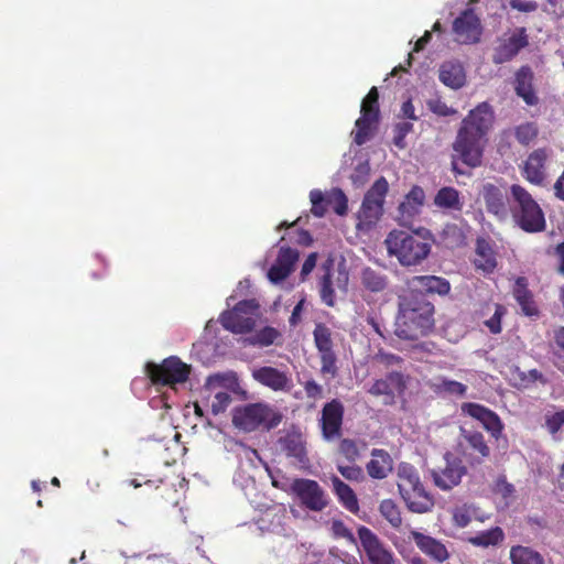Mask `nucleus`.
Masks as SVG:
<instances>
[{
  "instance_id": "nucleus-1",
  "label": "nucleus",
  "mask_w": 564,
  "mask_h": 564,
  "mask_svg": "<svg viewBox=\"0 0 564 564\" xmlns=\"http://www.w3.org/2000/svg\"><path fill=\"white\" fill-rule=\"evenodd\" d=\"M449 282L436 275H413L404 282L398 294V313L394 334L404 340H416L429 335L435 326V307L427 300L430 294L446 295Z\"/></svg>"
},
{
  "instance_id": "nucleus-2",
  "label": "nucleus",
  "mask_w": 564,
  "mask_h": 564,
  "mask_svg": "<svg viewBox=\"0 0 564 564\" xmlns=\"http://www.w3.org/2000/svg\"><path fill=\"white\" fill-rule=\"evenodd\" d=\"M494 115L487 102L479 104L463 119L453 142L455 154L452 160V170L455 174H462L455 158L457 156L465 165L478 167L482 163L487 133L491 128Z\"/></svg>"
},
{
  "instance_id": "nucleus-3",
  "label": "nucleus",
  "mask_w": 564,
  "mask_h": 564,
  "mask_svg": "<svg viewBox=\"0 0 564 564\" xmlns=\"http://www.w3.org/2000/svg\"><path fill=\"white\" fill-rule=\"evenodd\" d=\"M511 214L514 224L525 232H541L546 227L545 216L532 195L521 185L510 187Z\"/></svg>"
},
{
  "instance_id": "nucleus-4",
  "label": "nucleus",
  "mask_w": 564,
  "mask_h": 564,
  "mask_svg": "<svg viewBox=\"0 0 564 564\" xmlns=\"http://www.w3.org/2000/svg\"><path fill=\"white\" fill-rule=\"evenodd\" d=\"M384 243L389 254L394 256L405 267L420 264L431 252V245L426 239L404 230L390 231Z\"/></svg>"
},
{
  "instance_id": "nucleus-5",
  "label": "nucleus",
  "mask_w": 564,
  "mask_h": 564,
  "mask_svg": "<svg viewBox=\"0 0 564 564\" xmlns=\"http://www.w3.org/2000/svg\"><path fill=\"white\" fill-rule=\"evenodd\" d=\"M398 490L406 508L414 513H426L434 507V499L420 479L417 470L410 464L398 468Z\"/></svg>"
},
{
  "instance_id": "nucleus-6",
  "label": "nucleus",
  "mask_w": 564,
  "mask_h": 564,
  "mask_svg": "<svg viewBox=\"0 0 564 564\" xmlns=\"http://www.w3.org/2000/svg\"><path fill=\"white\" fill-rule=\"evenodd\" d=\"M281 420L282 415L280 413L262 403H251L237 408L232 414L234 425L245 432H252L259 427L271 430L276 427Z\"/></svg>"
},
{
  "instance_id": "nucleus-7",
  "label": "nucleus",
  "mask_w": 564,
  "mask_h": 564,
  "mask_svg": "<svg viewBox=\"0 0 564 564\" xmlns=\"http://www.w3.org/2000/svg\"><path fill=\"white\" fill-rule=\"evenodd\" d=\"M389 191L386 177H379L364 196L357 213V229L368 231L377 225L383 214V204Z\"/></svg>"
},
{
  "instance_id": "nucleus-8",
  "label": "nucleus",
  "mask_w": 564,
  "mask_h": 564,
  "mask_svg": "<svg viewBox=\"0 0 564 564\" xmlns=\"http://www.w3.org/2000/svg\"><path fill=\"white\" fill-rule=\"evenodd\" d=\"M458 459L470 467L481 465L491 454V449L481 432L460 427L454 447Z\"/></svg>"
},
{
  "instance_id": "nucleus-9",
  "label": "nucleus",
  "mask_w": 564,
  "mask_h": 564,
  "mask_svg": "<svg viewBox=\"0 0 564 564\" xmlns=\"http://www.w3.org/2000/svg\"><path fill=\"white\" fill-rule=\"evenodd\" d=\"M260 315V305L256 299L239 301L231 310L219 317L221 326L234 334L251 333Z\"/></svg>"
},
{
  "instance_id": "nucleus-10",
  "label": "nucleus",
  "mask_w": 564,
  "mask_h": 564,
  "mask_svg": "<svg viewBox=\"0 0 564 564\" xmlns=\"http://www.w3.org/2000/svg\"><path fill=\"white\" fill-rule=\"evenodd\" d=\"M145 373L155 386H174L184 383L191 375V366L178 357L171 356L161 364L148 362Z\"/></svg>"
},
{
  "instance_id": "nucleus-11",
  "label": "nucleus",
  "mask_w": 564,
  "mask_h": 564,
  "mask_svg": "<svg viewBox=\"0 0 564 564\" xmlns=\"http://www.w3.org/2000/svg\"><path fill=\"white\" fill-rule=\"evenodd\" d=\"M290 492L311 511L321 512L328 506L327 495L316 480L295 478L290 485Z\"/></svg>"
},
{
  "instance_id": "nucleus-12",
  "label": "nucleus",
  "mask_w": 564,
  "mask_h": 564,
  "mask_svg": "<svg viewBox=\"0 0 564 564\" xmlns=\"http://www.w3.org/2000/svg\"><path fill=\"white\" fill-rule=\"evenodd\" d=\"M360 113L361 116L356 120L354 139L358 145L364 144L370 138L372 126L379 121V93L377 87H371L362 99Z\"/></svg>"
},
{
  "instance_id": "nucleus-13",
  "label": "nucleus",
  "mask_w": 564,
  "mask_h": 564,
  "mask_svg": "<svg viewBox=\"0 0 564 564\" xmlns=\"http://www.w3.org/2000/svg\"><path fill=\"white\" fill-rule=\"evenodd\" d=\"M357 533L370 564H397L398 560L394 553L373 531L365 525H360Z\"/></svg>"
},
{
  "instance_id": "nucleus-14",
  "label": "nucleus",
  "mask_w": 564,
  "mask_h": 564,
  "mask_svg": "<svg viewBox=\"0 0 564 564\" xmlns=\"http://www.w3.org/2000/svg\"><path fill=\"white\" fill-rule=\"evenodd\" d=\"M313 337L321 359V373L335 377L338 373V368L330 328L324 323H317L313 330Z\"/></svg>"
},
{
  "instance_id": "nucleus-15",
  "label": "nucleus",
  "mask_w": 564,
  "mask_h": 564,
  "mask_svg": "<svg viewBox=\"0 0 564 564\" xmlns=\"http://www.w3.org/2000/svg\"><path fill=\"white\" fill-rule=\"evenodd\" d=\"M445 466L433 469L431 476L434 485L441 490H451L458 486L462 478L467 474V467L454 453L444 454Z\"/></svg>"
},
{
  "instance_id": "nucleus-16",
  "label": "nucleus",
  "mask_w": 564,
  "mask_h": 564,
  "mask_svg": "<svg viewBox=\"0 0 564 564\" xmlns=\"http://www.w3.org/2000/svg\"><path fill=\"white\" fill-rule=\"evenodd\" d=\"M455 41L459 44H476L480 41L482 26L471 8L465 9L453 22Z\"/></svg>"
},
{
  "instance_id": "nucleus-17",
  "label": "nucleus",
  "mask_w": 564,
  "mask_h": 564,
  "mask_svg": "<svg viewBox=\"0 0 564 564\" xmlns=\"http://www.w3.org/2000/svg\"><path fill=\"white\" fill-rule=\"evenodd\" d=\"M344 413V404L338 399H333L324 404L319 424L325 441L332 442L341 436Z\"/></svg>"
},
{
  "instance_id": "nucleus-18",
  "label": "nucleus",
  "mask_w": 564,
  "mask_h": 564,
  "mask_svg": "<svg viewBox=\"0 0 564 564\" xmlns=\"http://www.w3.org/2000/svg\"><path fill=\"white\" fill-rule=\"evenodd\" d=\"M462 412L479 421L491 437L496 440L501 437L505 425L495 411L479 403L465 402L462 404Z\"/></svg>"
},
{
  "instance_id": "nucleus-19",
  "label": "nucleus",
  "mask_w": 564,
  "mask_h": 564,
  "mask_svg": "<svg viewBox=\"0 0 564 564\" xmlns=\"http://www.w3.org/2000/svg\"><path fill=\"white\" fill-rule=\"evenodd\" d=\"M529 45L525 28H518L509 37L500 40L492 54V63L500 65L512 61L519 52Z\"/></svg>"
},
{
  "instance_id": "nucleus-20",
  "label": "nucleus",
  "mask_w": 564,
  "mask_h": 564,
  "mask_svg": "<svg viewBox=\"0 0 564 564\" xmlns=\"http://www.w3.org/2000/svg\"><path fill=\"white\" fill-rule=\"evenodd\" d=\"M406 388L404 376L399 371L389 372L386 378L377 379L368 389L373 397H384V403L391 404L395 393H402Z\"/></svg>"
},
{
  "instance_id": "nucleus-21",
  "label": "nucleus",
  "mask_w": 564,
  "mask_h": 564,
  "mask_svg": "<svg viewBox=\"0 0 564 564\" xmlns=\"http://www.w3.org/2000/svg\"><path fill=\"white\" fill-rule=\"evenodd\" d=\"M278 446L286 457L292 458L300 465L308 463L306 444L301 432L288 431L278 438Z\"/></svg>"
},
{
  "instance_id": "nucleus-22",
  "label": "nucleus",
  "mask_w": 564,
  "mask_h": 564,
  "mask_svg": "<svg viewBox=\"0 0 564 564\" xmlns=\"http://www.w3.org/2000/svg\"><path fill=\"white\" fill-rule=\"evenodd\" d=\"M252 378L260 384L273 391H288L291 379L286 371L271 366H263L252 370Z\"/></svg>"
},
{
  "instance_id": "nucleus-23",
  "label": "nucleus",
  "mask_w": 564,
  "mask_h": 564,
  "mask_svg": "<svg viewBox=\"0 0 564 564\" xmlns=\"http://www.w3.org/2000/svg\"><path fill=\"white\" fill-rule=\"evenodd\" d=\"M512 295L521 308L524 316L538 318L540 308L534 299L532 291L529 289L527 278L518 276L512 288Z\"/></svg>"
},
{
  "instance_id": "nucleus-24",
  "label": "nucleus",
  "mask_w": 564,
  "mask_h": 564,
  "mask_svg": "<svg viewBox=\"0 0 564 564\" xmlns=\"http://www.w3.org/2000/svg\"><path fill=\"white\" fill-rule=\"evenodd\" d=\"M411 540L414 541L417 549L426 556L435 562L443 563L449 557L446 546L437 539L412 530L410 532Z\"/></svg>"
},
{
  "instance_id": "nucleus-25",
  "label": "nucleus",
  "mask_w": 564,
  "mask_h": 564,
  "mask_svg": "<svg viewBox=\"0 0 564 564\" xmlns=\"http://www.w3.org/2000/svg\"><path fill=\"white\" fill-rule=\"evenodd\" d=\"M547 160V152L545 149L534 150L529 154L522 169L523 177L534 185H542L545 181V163Z\"/></svg>"
},
{
  "instance_id": "nucleus-26",
  "label": "nucleus",
  "mask_w": 564,
  "mask_h": 564,
  "mask_svg": "<svg viewBox=\"0 0 564 564\" xmlns=\"http://www.w3.org/2000/svg\"><path fill=\"white\" fill-rule=\"evenodd\" d=\"M425 193L419 185H414L404 196L403 202L399 205V220L402 225H410L415 216L421 213L424 205Z\"/></svg>"
},
{
  "instance_id": "nucleus-27",
  "label": "nucleus",
  "mask_w": 564,
  "mask_h": 564,
  "mask_svg": "<svg viewBox=\"0 0 564 564\" xmlns=\"http://www.w3.org/2000/svg\"><path fill=\"white\" fill-rule=\"evenodd\" d=\"M534 74L530 66H521L514 75V91L528 106L539 104V97L533 88Z\"/></svg>"
},
{
  "instance_id": "nucleus-28",
  "label": "nucleus",
  "mask_w": 564,
  "mask_h": 564,
  "mask_svg": "<svg viewBox=\"0 0 564 564\" xmlns=\"http://www.w3.org/2000/svg\"><path fill=\"white\" fill-rule=\"evenodd\" d=\"M480 194L488 213L498 217H505L507 215L506 193L499 186L486 183L482 185Z\"/></svg>"
},
{
  "instance_id": "nucleus-29",
  "label": "nucleus",
  "mask_w": 564,
  "mask_h": 564,
  "mask_svg": "<svg viewBox=\"0 0 564 564\" xmlns=\"http://www.w3.org/2000/svg\"><path fill=\"white\" fill-rule=\"evenodd\" d=\"M393 469L391 455L380 448L371 451V459L366 465V470L372 479H384Z\"/></svg>"
},
{
  "instance_id": "nucleus-30",
  "label": "nucleus",
  "mask_w": 564,
  "mask_h": 564,
  "mask_svg": "<svg viewBox=\"0 0 564 564\" xmlns=\"http://www.w3.org/2000/svg\"><path fill=\"white\" fill-rule=\"evenodd\" d=\"M474 263L477 269L487 273L492 272L497 267L496 252L484 238L477 239Z\"/></svg>"
},
{
  "instance_id": "nucleus-31",
  "label": "nucleus",
  "mask_w": 564,
  "mask_h": 564,
  "mask_svg": "<svg viewBox=\"0 0 564 564\" xmlns=\"http://www.w3.org/2000/svg\"><path fill=\"white\" fill-rule=\"evenodd\" d=\"M333 489L335 495L338 498V501L341 506L352 513H357L359 511V503L355 491L344 482L339 477L333 476L330 478Z\"/></svg>"
},
{
  "instance_id": "nucleus-32",
  "label": "nucleus",
  "mask_w": 564,
  "mask_h": 564,
  "mask_svg": "<svg viewBox=\"0 0 564 564\" xmlns=\"http://www.w3.org/2000/svg\"><path fill=\"white\" fill-rule=\"evenodd\" d=\"M129 485L133 488H140L144 485L149 489H153L156 492L158 498L173 503L176 502V498L174 497L176 495V490L173 488L172 484L164 479H144L143 481H140L138 478H133L129 480Z\"/></svg>"
},
{
  "instance_id": "nucleus-33",
  "label": "nucleus",
  "mask_w": 564,
  "mask_h": 564,
  "mask_svg": "<svg viewBox=\"0 0 564 564\" xmlns=\"http://www.w3.org/2000/svg\"><path fill=\"white\" fill-rule=\"evenodd\" d=\"M434 205L441 209L462 212L464 203L455 187L444 186L435 194Z\"/></svg>"
},
{
  "instance_id": "nucleus-34",
  "label": "nucleus",
  "mask_w": 564,
  "mask_h": 564,
  "mask_svg": "<svg viewBox=\"0 0 564 564\" xmlns=\"http://www.w3.org/2000/svg\"><path fill=\"white\" fill-rule=\"evenodd\" d=\"M440 80L451 88H460L465 84L463 67L453 63L443 64L440 69Z\"/></svg>"
},
{
  "instance_id": "nucleus-35",
  "label": "nucleus",
  "mask_w": 564,
  "mask_h": 564,
  "mask_svg": "<svg viewBox=\"0 0 564 564\" xmlns=\"http://www.w3.org/2000/svg\"><path fill=\"white\" fill-rule=\"evenodd\" d=\"M282 337V334L280 330L272 326H265L259 330H257L254 334L246 338V343L250 346L254 347H268L273 344H276V341Z\"/></svg>"
},
{
  "instance_id": "nucleus-36",
  "label": "nucleus",
  "mask_w": 564,
  "mask_h": 564,
  "mask_svg": "<svg viewBox=\"0 0 564 564\" xmlns=\"http://www.w3.org/2000/svg\"><path fill=\"white\" fill-rule=\"evenodd\" d=\"M510 561L512 564H544V558L538 551L522 545L511 547Z\"/></svg>"
},
{
  "instance_id": "nucleus-37",
  "label": "nucleus",
  "mask_w": 564,
  "mask_h": 564,
  "mask_svg": "<svg viewBox=\"0 0 564 564\" xmlns=\"http://www.w3.org/2000/svg\"><path fill=\"white\" fill-rule=\"evenodd\" d=\"M361 283L368 291L379 293L387 289L389 281L386 274L371 268H366L361 273Z\"/></svg>"
},
{
  "instance_id": "nucleus-38",
  "label": "nucleus",
  "mask_w": 564,
  "mask_h": 564,
  "mask_svg": "<svg viewBox=\"0 0 564 564\" xmlns=\"http://www.w3.org/2000/svg\"><path fill=\"white\" fill-rule=\"evenodd\" d=\"M505 533L500 527H494L486 531L478 532L475 536L469 538V542L475 546L488 547L501 543Z\"/></svg>"
},
{
  "instance_id": "nucleus-39",
  "label": "nucleus",
  "mask_w": 564,
  "mask_h": 564,
  "mask_svg": "<svg viewBox=\"0 0 564 564\" xmlns=\"http://www.w3.org/2000/svg\"><path fill=\"white\" fill-rule=\"evenodd\" d=\"M379 512L388 521L391 528L395 530L401 528V510L392 499H383L379 505Z\"/></svg>"
},
{
  "instance_id": "nucleus-40",
  "label": "nucleus",
  "mask_w": 564,
  "mask_h": 564,
  "mask_svg": "<svg viewBox=\"0 0 564 564\" xmlns=\"http://www.w3.org/2000/svg\"><path fill=\"white\" fill-rule=\"evenodd\" d=\"M319 295L327 306L333 307L336 302L335 290L333 288V274L330 268H326L319 279Z\"/></svg>"
},
{
  "instance_id": "nucleus-41",
  "label": "nucleus",
  "mask_w": 564,
  "mask_h": 564,
  "mask_svg": "<svg viewBox=\"0 0 564 564\" xmlns=\"http://www.w3.org/2000/svg\"><path fill=\"white\" fill-rule=\"evenodd\" d=\"M539 128L534 122H525L514 128V137L522 145H528L536 139Z\"/></svg>"
},
{
  "instance_id": "nucleus-42",
  "label": "nucleus",
  "mask_w": 564,
  "mask_h": 564,
  "mask_svg": "<svg viewBox=\"0 0 564 564\" xmlns=\"http://www.w3.org/2000/svg\"><path fill=\"white\" fill-rule=\"evenodd\" d=\"M327 203L339 216H345L348 212V198L340 188H333L328 193Z\"/></svg>"
},
{
  "instance_id": "nucleus-43",
  "label": "nucleus",
  "mask_w": 564,
  "mask_h": 564,
  "mask_svg": "<svg viewBox=\"0 0 564 564\" xmlns=\"http://www.w3.org/2000/svg\"><path fill=\"white\" fill-rule=\"evenodd\" d=\"M514 380L517 381L516 386L519 388L527 389L536 381H541L542 383H545L546 380L544 379L541 371L538 369H531L529 371H518L514 373Z\"/></svg>"
},
{
  "instance_id": "nucleus-44",
  "label": "nucleus",
  "mask_w": 564,
  "mask_h": 564,
  "mask_svg": "<svg viewBox=\"0 0 564 564\" xmlns=\"http://www.w3.org/2000/svg\"><path fill=\"white\" fill-rule=\"evenodd\" d=\"M310 199L312 203L311 212L316 217H323L327 212V196L319 189H312L310 193Z\"/></svg>"
},
{
  "instance_id": "nucleus-45",
  "label": "nucleus",
  "mask_w": 564,
  "mask_h": 564,
  "mask_svg": "<svg viewBox=\"0 0 564 564\" xmlns=\"http://www.w3.org/2000/svg\"><path fill=\"white\" fill-rule=\"evenodd\" d=\"M475 514L473 506L463 505L454 508L453 510V522L459 528L467 527Z\"/></svg>"
},
{
  "instance_id": "nucleus-46",
  "label": "nucleus",
  "mask_w": 564,
  "mask_h": 564,
  "mask_svg": "<svg viewBox=\"0 0 564 564\" xmlns=\"http://www.w3.org/2000/svg\"><path fill=\"white\" fill-rule=\"evenodd\" d=\"M413 130V123L411 122H398L393 127V139L392 142L398 149H404L406 147L405 137Z\"/></svg>"
},
{
  "instance_id": "nucleus-47",
  "label": "nucleus",
  "mask_w": 564,
  "mask_h": 564,
  "mask_svg": "<svg viewBox=\"0 0 564 564\" xmlns=\"http://www.w3.org/2000/svg\"><path fill=\"white\" fill-rule=\"evenodd\" d=\"M338 453L350 463H355L360 455L356 441L350 438L340 440L338 444Z\"/></svg>"
},
{
  "instance_id": "nucleus-48",
  "label": "nucleus",
  "mask_w": 564,
  "mask_h": 564,
  "mask_svg": "<svg viewBox=\"0 0 564 564\" xmlns=\"http://www.w3.org/2000/svg\"><path fill=\"white\" fill-rule=\"evenodd\" d=\"M297 259V250L290 247H281L275 262L281 264L282 267L288 268L292 272Z\"/></svg>"
},
{
  "instance_id": "nucleus-49",
  "label": "nucleus",
  "mask_w": 564,
  "mask_h": 564,
  "mask_svg": "<svg viewBox=\"0 0 564 564\" xmlns=\"http://www.w3.org/2000/svg\"><path fill=\"white\" fill-rule=\"evenodd\" d=\"M545 427L550 434L555 435L564 426V409L554 413H546L544 416Z\"/></svg>"
},
{
  "instance_id": "nucleus-50",
  "label": "nucleus",
  "mask_w": 564,
  "mask_h": 564,
  "mask_svg": "<svg viewBox=\"0 0 564 564\" xmlns=\"http://www.w3.org/2000/svg\"><path fill=\"white\" fill-rule=\"evenodd\" d=\"M369 175H370V165L368 162H362L355 166V169L350 175V180H351V183L354 184V186L361 187L367 183Z\"/></svg>"
},
{
  "instance_id": "nucleus-51",
  "label": "nucleus",
  "mask_w": 564,
  "mask_h": 564,
  "mask_svg": "<svg viewBox=\"0 0 564 564\" xmlns=\"http://www.w3.org/2000/svg\"><path fill=\"white\" fill-rule=\"evenodd\" d=\"M506 314V307L501 304H496L494 315L484 322V324L488 327L489 332L494 335L501 333V319Z\"/></svg>"
},
{
  "instance_id": "nucleus-52",
  "label": "nucleus",
  "mask_w": 564,
  "mask_h": 564,
  "mask_svg": "<svg viewBox=\"0 0 564 564\" xmlns=\"http://www.w3.org/2000/svg\"><path fill=\"white\" fill-rule=\"evenodd\" d=\"M231 403V397L225 391L217 392L212 402V412L214 415L224 413Z\"/></svg>"
},
{
  "instance_id": "nucleus-53",
  "label": "nucleus",
  "mask_w": 564,
  "mask_h": 564,
  "mask_svg": "<svg viewBox=\"0 0 564 564\" xmlns=\"http://www.w3.org/2000/svg\"><path fill=\"white\" fill-rule=\"evenodd\" d=\"M337 469L340 473V475L347 480L359 481L364 478L362 468L357 465H337Z\"/></svg>"
},
{
  "instance_id": "nucleus-54",
  "label": "nucleus",
  "mask_w": 564,
  "mask_h": 564,
  "mask_svg": "<svg viewBox=\"0 0 564 564\" xmlns=\"http://www.w3.org/2000/svg\"><path fill=\"white\" fill-rule=\"evenodd\" d=\"M427 107L433 113H435L437 116H442V117H448V116H453L454 113H456L455 109L448 107L440 98L429 100Z\"/></svg>"
},
{
  "instance_id": "nucleus-55",
  "label": "nucleus",
  "mask_w": 564,
  "mask_h": 564,
  "mask_svg": "<svg viewBox=\"0 0 564 564\" xmlns=\"http://www.w3.org/2000/svg\"><path fill=\"white\" fill-rule=\"evenodd\" d=\"M290 274L291 271L288 268L282 267L281 264L275 262L271 265V268L268 271V279L272 283H279L285 280Z\"/></svg>"
},
{
  "instance_id": "nucleus-56",
  "label": "nucleus",
  "mask_w": 564,
  "mask_h": 564,
  "mask_svg": "<svg viewBox=\"0 0 564 564\" xmlns=\"http://www.w3.org/2000/svg\"><path fill=\"white\" fill-rule=\"evenodd\" d=\"M442 388L445 392L456 395H465L467 391V387L458 381L455 380H443Z\"/></svg>"
},
{
  "instance_id": "nucleus-57",
  "label": "nucleus",
  "mask_w": 564,
  "mask_h": 564,
  "mask_svg": "<svg viewBox=\"0 0 564 564\" xmlns=\"http://www.w3.org/2000/svg\"><path fill=\"white\" fill-rule=\"evenodd\" d=\"M304 391L308 399H318L323 394V387L314 379L307 380L303 384Z\"/></svg>"
},
{
  "instance_id": "nucleus-58",
  "label": "nucleus",
  "mask_w": 564,
  "mask_h": 564,
  "mask_svg": "<svg viewBox=\"0 0 564 564\" xmlns=\"http://www.w3.org/2000/svg\"><path fill=\"white\" fill-rule=\"evenodd\" d=\"M509 6L520 12H534L538 3L532 0H510Z\"/></svg>"
},
{
  "instance_id": "nucleus-59",
  "label": "nucleus",
  "mask_w": 564,
  "mask_h": 564,
  "mask_svg": "<svg viewBox=\"0 0 564 564\" xmlns=\"http://www.w3.org/2000/svg\"><path fill=\"white\" fill-rule=\"evenodd\" d=\"M267 470L269 471V476L271 478V484L274 488L290 492V486L288 484V479L281 473V470H278L276 475L268 468H267Z\"/></svg>"
},
{
  "instance_id": "nucleus-60",
  "label": "nucleus",
  "mask_w": 564,
  "mask_h": 564,
  "mask_svg": "<svg viewBox=\"0 0 564 564\" xmlns=\"http://www.w3.org/2000/svg\"><path fill=\"white\" fill-rule=\"evenodd\" d=\"M332 530H333V532H334V534L336 536H340V538H345V539H350V540L354 539L352 533L350 532V530L340 520L333 521Z\"/></svg>"
},
{
  "instance_id": "nucleus-61",
  "label": "nucleus",
  "mask_w": 564,
  "mask_h": 564,
  "mask_svg": "<svg viewBox=\"0 0 564 564\" xmlns=\"http://www.w3.org/2000/svg\"><path fill=\"white\" fill-rule=\"evenodd\" d=\"M377 359L387 367L402 362V358L400 356L383 351H379Z\"/></svg>"
},
{
  "instance_id": "nucleus-62",
  "label": "nucleus",
  "mask_w": 564,
  "mask_h": 564,
  "mask_svg": "<svg viewBox=\"0 0 564 564\" xmlns=\"http://www.w3.org/2000/svg\"><path fill=\"white\" fill-rule=\"evenodd\" d=\"M305 299H301L297 304L294 306L292 314L289 318V323L291 326H296L301 322V315L304 310Z\"/></svg>"
},
{
  "instance_id": "nucleus-63",
  "label": "nucleus",
  "mask_w": 564,
  "mask_h": 564,
  "mask_svg": "<svg viewBox=\"0 0 564 564\" xmlns=\"http://www.w3.org/2000/svg\"><path fill=\"white\" fill-rule=\"evenodd\" d=\"M400 117L406 118V119H410V120H417L419 119L417 116L415 115L414 106H413L411 99H408L406 101H404L402 104Z\"/></svg>"
},
{
  "instance_id": "nucleus-64",
  "label": "nucleus",
  "mask_w": 564,
  "mask_h": 564,
  "mask_svg": "<svg viewBox=\"0 0 564 564\" xmlns=\"http://www.w3.org/2000/svg\"><path fill=\"white\" fill-rule=\"evenodd\" d=\"M555 254L560 259V264L557 267V272L562 275H564V241L563 242H560L556 247H555Z\"/></svg>"
}]
</instances>
